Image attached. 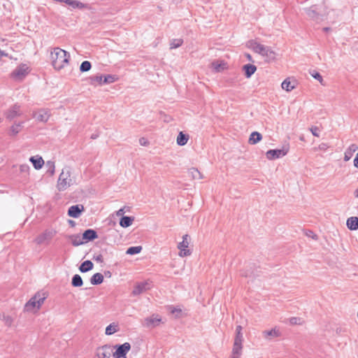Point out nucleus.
<instances>
[{
    "mask_svg": "<svg viewBox=\"0 0 358 358\" xmlns=\"http://www.w3.org/2000/svg\"><path fill=\"white\" fill-rule=\"evenodd\" d=\"M71 284L73 287H80L83 285V279L80 275L76 274L72 278Z\"/></svg>",
    "mask_w": 358,
    "mask_h": 358,
    "instance_id": "37",
    "label": "nucleus"
},
{
    "mask_svg": "<svg viewBox=\"0 0 358 358\" xmlns=\"http://www.w3.org/2000/svg\"><path fill=\"white\" fill-rule=\"evenodd\" d=\"M161 320L162 319L160 317L152 315L144 320L143 325L147 328H154L160 324Z\"/></svg>",
    "mask_w": 358,
    "mask_h": 358,
    "instance_id": "10",
    "label": "nucleus"
},
{
    "mask_svg": "<svg viewBox=\"0 0 358 358\" xmlns=\"http://www.w3.org/2000/svg\"><path fill=\"white\" fill-rule=\"evenodd\" d=\"M188 238L187 234L184 235L182 242L178 245V248L180 250L179 256L181 257L190 255V251L187 249L189 246Z\"/></svg>",
    "mask_w": 358,
    "mask_h": 358,
    "instance_id": "8",
    "label": "nucleus"
},
{
    "mask_svg": "<svg viewBox=\"0 0 358 358\" xmlns=\"http://www.w3.org/2000/svg\"><path fill=\"white\" fill-rule=\"evenodd\" d=\"M50 57L52 66L55 70L59 71L69 64L70 54L59 48H55Z\"/></svg>",
    "mask_w": 358,
    "mask_h": 358,
    "instance_id": "1",
    "label": "nucleus"
},
{
    "mask_svg": "<svg viewBox=\"0 0 358 358\" xmlns=\"http://www.w3.org/2000/svg\"><path fill=\"white\" fill-rule=\"evenodd\" d=\"M29 161L32 163L35 169L38 170L41 169L44 164V160L42 157L36 155L31 157Z\"/></svg>",
    "mask_w": 358,
    "mask_h": 358,
    "instance_id": "17",
    "label": "nucleus"
},
{
    "mask_svg": "<svg viewBox=\"0 0 358 358\" xmlns=\"http://www.w3.org/2000/svg\"><path fill=\"white\" fill-rule=\"evenodd\" d=\"M122 358H127V357H126V356H124V357H122Z\"/></svg>",
    "mask_w": 358,
    "mask_h": 358,
    "instance_id": "61",
    "label": "nucleus"
},
{
    "mask_svg": "<svg viewBox=\"0 0 358 358\" xmlns=\"http://www.w3.org/2000/svg\"><path fill=\"white\" fill-rule=\"evenodd\" d=\"M85 210V208L81 204L71 206L68 210V215L73 218H78Z\"/></svg>",
    "mask_w": 358,
    "mask_h": 358,
    "instance_id": "11",
    "label": "nucleus"
},
{
    "mask_svg": "<svg viewBox=\"0 0 358 358\" xmlns=\"http://www.w3.org/2000/svg\"><path fill=\"white\" fill-rule=\"evenodd\" d=\"M289 151V145H284L281 149L269 150L266 152V158L274 160L285 156Z\"/></svg>",
    "mask_w": 358,
    "mask_h": 358,
    "instance_id": "5",
    "label": "nucleus"
},
{
    "mask_svg": "<svg viewBox=\"0 0 358 358\" xmlns=\"http://www.w3.org/2000/svg\"><path fill=\"white\" fill-rule=\"evenodd\" d=\"M74 183L73 179L71 177V171L69 168H64L62 169L59 176L57 182V188L59 192H63L67 188L73 185Z\"/></svg>",
    "mask_w": 358,
    "mask_h": 358,
    "instance_id": "3",
    "label": "nucleus"
},
{
    "mask_svg": "<svg viewBox=\"0 0 358 358\" xmlns=\"http://www.w3.org/2000/svg\"><path fill=\"white\" fill-rule=\"evenodd\" d=\"M329 29V28H328V27L324 28V30L326 31H328Z\"/></svg>",
    "mask_w": 358,
    "mask_h": 358,
    "instance_id": "58",
    "label": "nucleus"
},
{
    "mask_svg": "<svg viewBox=\"0 0 358 358\" xmlns=\"http://www.w3.org/2000/svg\"><path fill=\"white\" fill-rule=\"evenodd\" d=\"M242 327L238 325L236 327V335L234 339V342L242 343L243 342V334L241 333Z\"/></svg>",
    "mask_w": 358,
    "mask_h": 358,
    "instance_id": "39",
    "label": "nucleus"
},
{
    "mask_svg": "<svg viewBox=\"0 0 358 358\" xmlns=\"http://www.w3.org/2000/svg\"><path fill=\"white\" fill-rule=\"evenodd\" d=\"M189 139V136L180 131L177 137V143L179 145H185L187 144Z\"/></svg>",
    "mask_w": 358,
    "mask_h": 358,
    "instance_id": "32",
    "label": "nucleus"
},
{
    "mask_svg": "<svg viewBox=\"0 0 358 358\" xmlns=\"http://www.w3.org/2000/svg\"><path fill=\"white\" fill-rule=\"evenodd\" d=\"M92 64L88 61H84L81 63L80 66V71L81 72H87L90 70Z\"/></svg>",
    "mask_w": 358,
    "mask_h": 358,
    "instance_id": "42",
    "label": "nucleus"
},
{
    "mask_svg": "<svg viewBox=\"0 0 358 358\" xmlns=\"http://www.w3.org/2000/svg\"><path fill=\"white\" fill-rule=\"evenodd\" d=\"M354 166L356 168H358V152L357 153L355 158L354 159Z\"/></svg>",
    "mask_w": 358,
    "mask_h": 358,
    "instance_id": "53",
    "label": "nucleus"
},
{
    "mask_svg": "<svg viewBox=\"0 0 358 358\" xmlns=\"http://www.w3.org/2000/svg\"><path fill=\"white\" fill-rule=\"evenodd\" d=\"M306 236L310 237L314 240H317L318 236L313 231L308 230L305 232Z\"/></svg>",
    "mask_w": 358,
    "mask_h": 358,
    "instance_id": "48",
    "label": "nucleus"
},
{
    "mask_svg": "<svg viewBox=\"0 0 358 358\" xmlns=\"http://www.w3.org/2000/svg\"><path fill=\"white\" fill-rule=\"evenodd\" d=\"M243 68L245 71V75L247 78L251 77V76L254 74L257 70V67L252 64H245Z\"/></svg>",
    "mask_w": 358,
    "mask_h": 358,
    "instance_id": "27",
    "label": "nucleus"
},
{
    "mask_svg": "<svg viewBox=\"0 0 358 358\" xmlns=\"http://www.w3.org/2000/svg\"><path fill=\"white\" fill-rule=\"evenodd\" d=\"M262 138V136L260 133L257 131H253L249 138V143L251 145H255L259 142Z\"/></svg>",
    "mask_w": 358,
    "mask_h": 358,
    "instance_id": "26",
    "label": "nucleus"
},
{
    "mask_svg": "<svg viewBox=\"0 0 358 358\" xmlns=\"http://www.w3.org/2000/svg\"><path fill=\"white\" fill-rule=\"evenodd\" d=\"M103 281V275L100 273L94 274L90 278V282L92 285H96L102 283Z\"/></svg>",
    "mask_w": 358,
    "mask_h": 358,
    "instance_id": "29",
    "label": "nucleus"
},
{
    "mask_svg": "<svg viewBox=\"0 0 358 358\" xmlns=\"http://www.w3.org/2000/svg\"><path fill=\"white\" fill-rule=\"evenodd\" d=\"M114 348L110 345H104L99 347L96 350V357L97 358H114Z\"/></svg>",
    "mask_w": 358,
    "mask_h": 358,
    "instance_id": "6",
    "label": "nucleus"
},
{
    "mask_svg": "<svg viewBox=\"0 0 358 358\" xmlns=\"http://www.w3.org/2000/svg\"><path fill=\"white\" fill-rule=\"evenodd\" d=\"M307 15L314 20H318V15L317 13V8L314 6L305 9Z\"/></svg>",
    "mask_w": 358,
    "mask_h": 358,
    "instance_id": "34",
    "label": "nucleus"
},
{
    "mask_svg": "<svg viewBox=\"0 0 358 358\" xmlns=\"http://www.w3.org/2000/svg\"><path fill=\"white\" fill-rule=\"evenodd\" d=\"M113 347L115 349V351L113 350L114 358H122V357L126 356L131 349V345L129 343H124L122 345H117Z\"/></svg>",
    "mask_w": 358,
    "mask_h": 358,
    "instance_id": "7",
    "label": "nucleus"
},
{
    "mask_svg": "<svg viewBox=\"0 0 358 358\" xmlns=\"http://www.w3.org/2000/svg\"><path fill=\"white\" fill-rule=\"evenodd\" d=\"M46 166L48 168L47 172L50 175L53 176L55 171V162L52 161H48L46 162Z\"/></svg>",
    "mask_w": 358,
    "mask_h": 358,
    "instance_id": "41",
    "label": "nucleus"
},
{
    "mask_svg": "<svg viewBox=\"0 0 358 358\" xmlns=\"http://www.w3.org/2000/svg\"><path fill=\"white\" fill-rule=\"evenodd\" d=\"M1 319L3 320L4 324L8 327H10L13 322V319L12 318V317L5 314H3L1 315Z\"/></svg>",
    "mask_w": 358,
    "mask_h": 358,
    "instance_id": "43",
    "label": "nucleus"
},
{
    "mask_svg": "<svg viewBox=\"0 0 358 358\" xmlns=\"http://www.w3.org/2000/svg\"><path fill=\"white\" fill-rule=\"evenodd\" d=\"M149 285L150 284L148 282H143L137 284L132 291V294L134 296H136L142 294L150 288Z\"/></svg>",
    "mask_w": 358,
    "mask_h": 358,
    "instance_id": "13",
    "label": "nucleus"
},
{
    "mask_svg": "<svg viewBox=\"0 0 358 358\" xmlns=\"http://www.w3.org/2000/svg\"><path fill=\"white\" fill-rule=\"evenodd\" d=\"M134 221V217L122 216L120 220V225L122 227L127 228L130 227Z\"/></svg>",
    "mask_w": 358,
    "mask_h": 358,
    "instance_id": "23",
    "label": "nucleus"
},
{
    "mask_svg": "<svg viewBox=\"0 0 358 358\" xmlns=\"http://www.w3.org/2000/svg\"><path fill=\"white\" fill-rule=\"evenodd\" d=\"M311 76L315 78L316 80H317L320 83H322V81H323V78H322V76L317 71H313V73H311Z\"/></svg>",
    "mask_w": 358,
    "mask_h": 358,
    "instance_id": "47",
    "label": "nucleus"
},
{
    "mask_svg": "<svg viewBox=\"0 0 358 358\" xmlns=\"http://www.w3.org/2000/svg\"><path fill=\"white\" fill-rule=\"evenodd\" d=\"M120 330L118 324L113 322L106 327L105 334L108 336L113 335Z\"/></svg>",
    "mask_w": 358,
    "mask_h": 358,
    "instance_id": "24",
    "label": "nucleus"
},
{
    "mask_svg": "<svg viewBox=\"0 0 358 358\" xmlns=\"http://www.w3.org/2000/svg\"><path fill=\"white\" fill-rule=\"evenodd\" d=\"M297 320H298V318L292 317V318L290 319V323L292 324H297Z\"/></svg>",
    "mask_w": 358,
    "mask_h": 358,
    "instance_id": "54",
    "label": "nucleus"
},
{
    "mask_svg": "<svg viewBox=\"0 0 358 358\" xmlns=\"http://www.w3.org/2000/svg\"><path fill=\"white\" fill-rule=\"evenodd\" d=\"M125 213L124 211V208H120V210H118L117 212H116V215L117 216H122L124 215V213Z\"/></svg>",
    "mask_w": 358,
    "mask_h": 358,
    "instance_id": "52",
    "label": "nucleus"
},
{
    "mask_svg": "<svg viewBox=\"0 0 358 358\" xmlns=\"http://www.w3.org/2000/svg\"><path fill=\"white\" fill-rule=\"evenodd\" d=\"M24 122H15L10 129V134L13 136L17 135L22 129Z\"/></svg>",
    "mask_w": 358,
    "mask_h": 358,
    "instance_id": "25",
    "label": "nucleus"
},
{
    "mask_svg": "<svg viewBox=\"0 0 358 358\" xmlns=\"http://www.w3.org/2000/svg\"><path fill=\"white\" fill-rule=\"evenodd\" d=\"M227 64L223 62L215 61L211 64L212 67L216 72L222 71L226 69Z\"/></svg>",
    "mask_w": 358,
    "mask_h": 358,
    "instance_id": "31",
    "label": "nucleus"
},
{
    "mask_svg": "<svg viewBox=\"0 0 358 358\" xmlns=\"http://www.w3.org/2000/svg\"><path fill=\"white\" fill-rule=\"evenodd\" d=\"M2 122V118H1V117H0V122Z\"/></svg>",
    "mask_w": 358,
    "mask_h": 358,
    "instance_id": "60",
    "label": "nucleus"
},
{
    "mask_svg": "<svg viewBox=\"0 0 358 358\" xmlns=\"http://www.w3.org/2000/svg\"><path fill=\"white\" fill-rule=\"evenodd\" d=\"M22 115V112L20 110V106L17 104H15L5 113V115L8 120L20 117Z\"/></svg>",
    "mask_w": 358,
    "mask_h": 358,
    "instance_id": "9",
    "label": "nucleus"
},
{
    "mask_svg": "<svg viewBox=\"0 0 358 358\" xmlns=\"http://www.w3.org/2000/svg\"><path fill=\"white\" fill-rule=\"evenodd\" d=\"M92 138H96L95 135H93V136H92Z\"/></svg>",
    "mask_w": 358,
    "mask_h": 358,
    "instance_id": "59",
    "label": "nucleus"
},
{
    "mask_svg": "<svg viewBox=\"0 0 358 358\" xmlns=\"http://www.w3.org/2000/svg\"><path fill=\"white\" fill-rule=\"evenodd\" d=\"M310 131H311L312 134L315 136H320V129H319V127H316V126H313V127H311L310 128Z\"/></svg>",
    "mask_w": 358,
    "mask_h": 358,
    "instance_id": "46",
    "label": "nucleus"
},
{
    "mask_svg": "<svg viewBox=\"0 0 358 358\" xmlns=\"http://www.w3.org/2000/svg\"><path fill=\"white\" fill-rule=\"evenodd\" d=\"M245 56L249 61H252V57L250 54H245Z\"/></svg>",
    "mask_w": 358,
    "mask_h": 358,
    "instance_id": "56",
    "label": "nucleus"
},
{
    "mask_svg": "<svg viewBox=\"0 0 358 358\" xmlns=\"http://www.w3.org/2000/svg\"><path fill=\"white\" fill-rule=\"evenodd\" d=\"M282 88L287 91L291 92L296 87V82L294 80L291 81L289 78H286L281 84Z\"/></svg>",
    "mask_w": 358,
    "mask_h": 358,
    "instance_id": "20",
    "label": "nucleus"
},
{
    "mask_svg": "<svg viewBox=\"0 0 358 358\" xmlns=\"http://www.w3.org/2000/svg\"><path fill=\"white\" fill-rule=\"evenodd\" d=\"M50 116L49 110L40 109L34 114V117L39 122H46Z\"/></svg>",
    "mask_w": 358,
    "mask_h": 358,
    "instance_id": "12",
    "label": "nucleus"
},
{
    "mask_svg": "<svg viewBox=\"0 0 358 358\" xmlns=\"http://www.w3.org/2000/svg\"><path fill=\"white\" fill-rule=\"evenodd\" d=\"M29 169H30V168H29V165H27V164H22L20 166V171L21 173L27 174V173H29Z\"/></svg>",
    "mask_w": 358,
    "mask_h": 358,
    "instance_id": "49",
    "label": "nucleus"
},
{
    "mask_svg": "<svg viewBox=\"0 0 358 358\" xmlns=\"http://www.w3.org/2000/svg\"><path fill=\"white\" fill-rule=\"evenodd\" d=\"M93 263L90 260H86L81 264L79 270L82 273L87 272L93 268Z\"/></svg>",
    "mask_w": 358,
    "mask_h": 358,
    "instance_id": "28",
    "label": "nucleus"
},
{
    "mask_svg": "<svg viewBox=\"0 0 358 358\" xmlns=\"http://www.w3.org/2000/svg\"><path fill=\"white\" fill-rule=\"evenodd\" d=\"M95 261H96L97 262H103V256L99 254L96 256H94V258H93Z\"/></svg>",
    "mask_w": 358,
    "mask_h": 358,
    "instance_id": "51",
    "label": "nucleus"
},
{
    "mask_svg": "<svg viewBox=\"0 0 358 358\" xmlns=\"http://www.w3.org/2000/svg\"><path fill=\"white\" fill-rule=\"evenodd\" d=\"M103 76H94L90 78V84L96 86V85H103Z\"/></svg>",
    "mask_w": 358,
    "mask_h": 358,
    "instance_id": "35",
    "label": "nucleus"
},
{
    "mask_svg": "<svg viewBox=\"0 0 358 358\" xmlns=\"http://www.w3.org/2000/svg\"><path fill=\"white\" fill-rule=\"evenodd\" d=\"M357 317H358V312H357Z\"/></svg>",
    "mask_w": 358,
    "mask_h": 358,
    "instance_id": "62",
    "label": "nucleus"
},
{
    "mask_svg": "<svg viewBox=\"0 0 358 358\" xmlns=\"http://www.w3.org/2000/svg\"><path fill=\"white\" fill-rule=\"evenodd\" d=\"M355 196L358 198V187L356 189L355 192Z\"/></svg>",
    "mask_w": 358,
    "mask_h": 358,
    "instance_id": "57",
    "label": "nucleus"
},
{
    "mask_svg": "<svg viewBox=\"0 0 358 358\" xmlns=\"http://www.w3.org/2000/svg\"><path fill=\"white\" fill-rule=\"evenodd\" d=\"M28 68L26 65H21L18 66L12 73V76L15 78L21 79L27 73Z\"/></svg>",
    "mask_w": 358,
    "mask_h": 358,
    "instance_id": "14",
    "label": "nucleus"
},
{
    "mask_svg": "<svg viewBox=\"0 0 358 358\" xmlns=\"http://www.w3.org/2000/svg\"><path fill=\"white\" fill-rule=\"evenodd\" d=\"M170 311L172 314L175 315L176 317H178L180 316V314L181 313L182 310L180 308H175L173 306H171L169 308Z\"/></svg>",
    "mask_w": 358,
    "mask_h": 358,
    "instance_id": "45",
    "label": "nucleus"
},
{
    "mask_svg": "<svg viewBox=\"0 0 358 358\" xmlns=\"http://www.w3.org/2000/svg\"><path fill=\"white\" fill-rule=\"evenodd\" d=\"M188 173L194 180H200L203 178V175L196 168H191L188 171Z\"/></svg>",
    "mask_w": 358,
    "mask_h": 358,
    "instance_id": "33",
    "label": "nucleus"
},
{
    "mask_svg": "<svg viewBox=\"0 0 358 358\" xmlns=\"http://www.w3.org/2000/svg\"><path fill=\"white\" fill-rule=\"evenodd\" d=\"M115 80V77L111 75L105 76L103 78V84H109L113 83Z\"/></svg>",
    "mask_w": 358,
    "mask_h": 358,
    "instance_id": "44",
    "label": "nucleus"
},
{
    "mask_svg": "<svg viewBox=\"0 0 358 358\" xmlns=\"http://www.w3.org/2000/svg\"><path fill=\"white\" fill-rule=\"evenodd\" d=\"M98 237L96 231L94 229H87L83 234L82 238L85 242L93 241Z\"/></svg>",
    "mask_w": 358,
    "mask_h": 358,
    "instance_id": "18",
    "label": "nucleus"
},
{
    "mask_svg": "<svg viewBox=\"0 0 358 358\" xmlns=\"http://www.w3.org/2000/svg\"><path fill=\"white\" fill-rule=\"evenodd\" d=\"M63 1L73 8H83L85 7V5L83 3L77 0H63Z\"/></svg>",
    "mask_w": 358,
    "mask_h": 358,
    "instance_id": "36",
    "label": "nucleus"
},
{
    "mask_svg": "<svg viewBox=\"0 0 358 358\" xmlns=\"http://www.w3.org/2000/svg\"><path fill=\"white\" fill-rule=\"evenodd\" d=\"M242 352V343L234 342L232 350V358H239Z\"/></svg>",
    "mask_w": 358,
    "mask_h": 358,
    "instance_id": "22",
    "label": "nucleus"
},
{
    "mask_svg": "<svg viewBox=\"0 0 358 358\" xmlns=\"http://www.w3.org/2000/svg\"><path fill=\"white\" fill-rule=\"evenodd\" d=\"M142 247L141 246H133L130 247L127 249L126 253L127 255H133L136 254H138L141 252Z\"/></svg>",
    "mask_w": 358,
    "mask_h": 358,
    "instance_id": "38",
    "label": "nucleus"
},
{
    "mask_svg": "<svg viewBox=\"0 0 358 358\" xmlns=\"http://www.w3.org/2000/svg\"><path fill=\"white\" fill-rule=\"evenodd\" d=\"M329 148V145L325 143H322L319 145L318 149L320 150L326 151Z\"/></svg>",
    "mask_w": 358,
    "mask_h": 358,
    "instance_id": "50",
    "label": "nucleus"
},
{
    "mask_svg": "<svg viewBox=\"0 0 358 358\" xmlns=\"http://www.w3.org/2000/svg\"><path fill=\"white\" fill-rule=\"evenodd\" d=\"M183 43L182 39L181 38H174L171 40L170 43V48L175 49L179 48Z\"/></svg>",
    "mask_w": 358,
    "mask_h": 358,
    "instance_id": "40",
    "label": "nucleus"
},
{
    "mask_svg": "<svg viewBox=\"0 0 358 358\" xmlns=\"http://www.w3.org/2000/svg\"><path fill=\"white\" fill-rule=\"evenodd\" d=\"M347 227L350 230L358 229V217H350L347 220Z\"/></svg>",
    "mask_w": 358,
    "mask_h": 358,
    "instance_id": "21",
    "label": "nucleus"
},
{
    "mask_svg": "<svg viewBox=\"0 0 358 358\" xmlns=\"http://www.w3.org/2000/svg\"><path fill=\"white\" fill-rule=\"evenodd\" d=\"M248 46L265 57L267 62H273L276 58V53L270 47L260 44L255 41H248Z\"/></svg>",
    "mask_w": 358,
    "mask_h": 358,
    "instance_id": "2",
    "label": "nucleus"
},
{
    "mask_svg": "<svg viewBox=\"0 0 358 358\" xmlns=\"http://www.w3.org/2000/svg\"><path fill=\"white\" fill-rule=\"evenodd\" d=\"M358 150V145L356 144H351L345 150L344 153V161L348 162L350 159L354 152Z\"/></svg>",
    "mask_w": 358,
    "mask_h": 358,
    "instance_id": "19",
    "label": "nucleus"
},
{
    "mask_svg": "<svg viewBox=\"0 0 358 358\" xmlns=\"http://www.w3.org/2000/svg\"><path fill=\"white\" fill-rule=\"evenodd\" d=\"M52 236H53V234L51 231H45L43 234L38 235L36 238L35 242L38 245H41V244H43V243H45L46 241L50 240L52 238Z\"/></svg>",
    "mask_w": 358,
    "mask_h": 358,
    "instance_id": "15",
    "label": "nucleus"
},
{
    "mask_svg": "<svg viewBox=\"0 0 358 358\" xmlns=\"http://www.w3.org/2000/svg\"><path fill=\"white\" fill-rule=\"evenodd\" d=\"M71 241V243L74 246H78L80 245H82L85 243V241H83L82 236H80V235L78 234H76V235H72L69 237Z\"/></svg>",
    "mask_w": 358,
    "mask_h": 358,
    "instance_id": "30",
    "label": "nucleus"
},
{
    "mask_svg": "<svg viewBox=\"0 0 358 358\" xmlns=\"http://www.w3.org/2000/svg\"><path fill=\"white\" fill-rule=\"evenodd\" d=\"M139 141H140L141 145H146V142L143 138H141Z\"/></svg>",
    "mask_w": 358,
    "mask_h": 358,
    "instance_id": "55",
    "label": "nucleus"
},
{
    "mask_svg": "<svg viewBox=\"0 0 358 358\" xmlns=\"http://www.w3.org/2000/svg\"><path fill=\"white\" fill-rule=\"evenodd\" d=\"M44 294L37 293L24 306V310L32 312L34 309H39L45 301Z\"/></svg>",
    "mask_w": 358,
    "mask_h": 358,
    "instance_id": "4",
    "label": "nucleus"
},
{
    "mask_svg": "<svg viewBox=\"0 0 358 358\" xmlns=\"http://www.w3.org/2000/svg\"><path fill=\"white\" fill-rule=\"evenodd\" d=\"M262 335L264 338L266 340H271L274 338L279 337L280 336V333L278 329L276 328H273L271 330H265L262 332Z\"/></svg>",
    "mask_w": 358,
    "mask_h": 358,
    "instance_id": "16",
    "label": "nucleus"
}]
</instances>
